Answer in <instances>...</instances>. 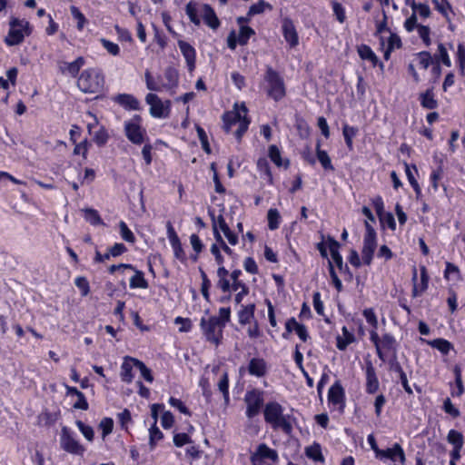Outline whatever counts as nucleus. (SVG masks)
I'll return each mask as SVG.
<instances>
[{
  "mask_svg": "<svg viewBox=\"0 0 465 465\" xmlns=\"http://www.w3.org/2000/svg\"><path fill=\"white\" fill-rule=\"evenodd\" d=\"M223 129L226 133L232 131V127L237 125L234 135L240 141L243 134L247 131L250 120L247 118V108L244 104L239 105L234 104L233 109L223 115Z\"/></svg>",
  "mask_w": 465,
  "mask_h": 465,
  "instance_id": "1",
  "label": "nucleus"
},
{
  "mask_svg": "<svg viewBox=\"0 0 465 465\" xmlns=\"http://www.w3.org/2000/svg\"><path fill=\"white\" fill-rule=\"evenodd\" d=\"M263 414L265 421L270 423L274 430L282 429L287 434L292 432V426L283 415V408L278 402H268Z\"/></svg>",
  "mask_w": 465,
  "mask_h": 465,
  "instance_id": "2",
  "label": "nucleus"
},
{
  "mask_svg": "<svg viewBox=\"0 0 465 465\" xmlns=\"http://www.w3.org/2000/svg\"><path fill=\"white\" fill-rule=\"evenodd\" d=\"M104 80L99 71L86 69L80 74L77 86L85 94H96L103 91Z\"/></svg>",
  "mask_w": 465,
  "mask_h": 465,
  "instance_id": "3",
  "label": "nucleus"
},
{
  "mask_svg": "<svg viewBox=\"0 0 465 465\" xmlns=\"http://www.w3.org/2000/svg\"><path fill=\"white\" fill-rule=\"evenodd\" d=\"M264 79L268 84V95L275 101L282 100L286 94L283 78L272 67H267Z\"/></svg>",
  "mask_w": 465,
  "mask_h": 465,
  "instance_id": "4",
  "label": "nucleus"
},
{
  "mask_svg": "<svg viewBox=\"0 0 465 465\" xmlns=\"http://www.w3.org/2000/svg\"><path fill=\"white\" fill-rule=\"evenodd\" d=\"M200 325L205 339L218 345L223 337V329L224 328L221 321L216 316H212L208 319L202 318Z\"/></svg>",
  "mask_w": 465,
  "mask_h": 465,
  "instance_id": "5",
  "label": "nucleus"
},
{
  "mask_svg": "<svg viewBox=\"0 0 465 465\" xmlns=\"http://www.w3.org/2000/svg\"><path fill=\"white\" fill-rule=\"evenodd\" d=\"M146 103L150 105V114L156 118H166L170 114L171 102L163 101L155 94L150 93L145 97Z\"/></svg>",
  "mask_w": 465,
  "mask_h": 465,
  "instance_id": "6",
  "label": "nucleus"
},
{
  "mask_svg": "<svg viewBox=\"0 0 465 465\" xmlns=\"http://www.w3.org/2000/svg\"><path fill=\"white\" fill-rule=\"evenodd\" d=\"M28 25L29 23L25 20H19L17 18L12 19L9 33L5 39L6 45L13 46L22 43L25 38L23 31H26Z\"/></svg>",
  "mask_w": 465,
  "mask_h": 465,
  "instance_id": "7",
  "label": "nucleus"
},
{
  "mask_svg": "<svg viewBox=\"0 0 465 465\" xmlns=\"http://www.w3.org/2000/svg\"><path fill=\"white\" fill-rule=\"evenodd\" d=\"M60 446L64 451L74 455L82 456L85 451L84 447L79 443L66 427H64L61 430Z\"/></svg>",
  "mask_w": 465,
  "mask_h": 465,
  "instance_id": "8",
  "label": "nucleus"
},
{
  "mask_svg": "<svg viewBox=\"0 0 465 465\" xmlns=\"http://www.w3.org/2000/svg\"><path fill=\"white\" fill-rule=\"evenodd\" d=\"M124 133L130 142L134 144H142L144 141L145 132L140 125V117L135 116L124 123Z\"/></svg>",
  "mask_w": 465,
  "mask_h": 465,
  "instance_id": "9",
  "label": "nucleus"
},
{
  "mask_svg": "<svg viewBox=\"0 0 465 465\" xmlns=\"http://www.w3.org/2000/svg\"><path fill=\"white\" fill-rule=\"evenodd\" d=\"M247 404L246 415L249 418L256 416L263 403V398L260 391H252L246 393L244 399Z\"/></svg>",
  "mask_w": 465,
  "mask_h": 465,
  "instance_id": "10",
  "label": "nucleus"
},
{
  "mask_svg": "<svg viewBox=\"0 0 465 465\" xmlns=\"http://www.w3.org/2000/svg\"><path fill=\"white\" fill-rule=\"evenodd\" d=\"M454 381L450 382V392L451 397L460 398L465 392V388L462 381V370L460 365L456 364L453 367Z\"/></svg>",
  "mask_w": 465,
  "mask_h": 465,
  "instance_id": "11",
  "label": "nucleus"
},
{
  "mask_svg": "<svg viewBox=\"0 0 465 465\" xmlns=\"http://www.w3.org/2000/svg\"><path fill=\"white\" fill-rule=\"evenodd\" d=\"M420 279L418 282V274L416 267H413V296L421 294L428 287L429 277L425 266H420Z\"/></svg>",
  "mask_w": 465,
  "mask_h": 465,
  "instance_id": "12",
  "label": "nucleus"
},
{
  "mask_svg": "<svg viewBox=\"0 0 465 465\" xmlns=\"http://www.w3.org/2000/svg\"><path fill=\"white\" fill-rule=\"evenodd\" d=\"M242 272L240 270H234L230 277L232 281V288L233 291H238L239 292L235 295V302L238 304L242 301V298L248 294L249 289L242 281L239 280Z\"/></svg>",
  "mask_w": 465,
  "mask_h": 465,
  "instance_id": "13",
  "label": "nucleus"
},
{
  "mask_svg": "<svg viewBox=\"0 0 465 465\" xmlns=\"http://www.w3.org/2000/svg\"><path fill=\"white\" fill-rule=\"evenodd\" d=\"M376 247V236L364 235L361 253L363 262L367 265L371 264Z\"/></svg>",
  "mask_w": 465,
  "mask_h": 465,
  "instance_id": "14",
  "label": "nucleus"
},
{
  "mask_svg": "<svg viewBox=\"0 0 465 465\" xmlns=\"http://www.w3.org/2000/svg\"><path fill=\"white\" fill-rule=\"evenodd\" d=\"M378 457L386 458L393 461L399 460L401 463H404L405 455L402 448L398 444H394L392 448L387 449L378 452Z\"/></svg>",
  "mask_w": 465,
  "mask_h": 465,
  "instance_id": "15",
  "label": "nucleus"
},
{
  "mask_svg": "<svg viewBox=\"0 0 465 465\" xmlns=\"http://www.w3.org/2000/svg\"><path fill=\"white\" fill-rule=\"evenodd\" d=\"M178 46L180 51L182 52L183 57L186 60L188 68L190 71H193L195 67V50L194 48L183 40L178 41Z\"/></svg>",
  "mask_w": 465,
  "mask_h": 465,
  "instance_id": "16",
  "label": "nucleus"
},
{
  "mask_svg": "<svg viewBox=\"0 0 465 465\" xmlns=\"http://www.w3.org/2000/svg\"><path fill=\"white\" fill-rule=\"evenodd\" d=\"M84 64V59L82 56L77 57L74 62L60 63L59 68L63 74H68L72 77H75L82 66Z\"/></svg>",
  "mask_w": 465,
  "mask_h": 465,
  "instance_id": "17",
  "label": "nucleus"
},
{
  "mask_svg": "<svg viewBox=\"0 0 465 465\" xmlns=\"http://www.w3.org/2000/svg\"><path fill=\"white\" fill-rule=\"evenodd\" d=\"M379 389V381L375 369L371 362L366 365V391L368 393H374Z\"/></svg>",
  "mask_w": 465,
  "mask_h": 465,
  "instance_id": "18",
  "label": "nucleus"
},
{
  "mask_svg": "<svg viewBox=\"0 0 465 465\" xmlns=\"http://www.w3.org/2000/svg\"><path fill=\"white\" fill-rule=\"evenodd\" d=\"M282 34L284 39L290 44L292 47L298 45V35L295 26L291 20L285 19L283 21Z\"/></svg>",
  "mask_w": 465,
  "mask_h": 465,
  "instance_id": "19",
  "label": "nucleus"
},
{
  "mask_svg": "<svg viewBox=\"0 0 465 465\" xmlns=\"http://www.w3.org/2000/svg\"><path fill=\"white\" fill-rule=\"evenodd\" d=\"M114 102L127 110H138L139 101L132 94H121L114 98Z\"/></svg>",
  "mask_w": 465,
  "mask_h": 465,
  "instance_id": "20",
  "label": "nucleus"
},
{
  "mask_svg": "<svg viewBox=\"0 0 465 465\" xmlns=\"http://www.w3.org/2000/svg\"><path fill=\"white\" fill-rule=\"evenodd\" d=\"M252 457L259 458V460H264L268 459L272 462H276L278 460L277 451L269 448L266 444L262 443L257 447L256 451L252 455Z\"/></svg>",
  "mask_w": 465,
  "mask_h": 465,
  "instance_id": "21",
  "label": "nucleus"
},
{
  "mask_svg": "<svg viewBox=\"0 0 465 465\" xmlns=\"http://www.w3.org/2000/svg\"><path fill=\"white\" fill-rule=\"evenodd\" d=\"M202 15L205 24L212 29L215 30L220 25V21L215 15L213 9L209 5H203L202 7Z\"/></svg>",
  "mask_w": 465,
  "mask_h": 465,
  "instance_id": "22",
  "label": "nucleus"
},
{
  "mask_svg": "<svg viewBox=\"0 0 465 465\" xmlns=\"http://www.w3.org/2000/svg\"><path fill=\"white\" fill-rule=\"evenodd\" d=\"M162 82L164 90H172L178 84V73L174 68L168 67L165 69Z\"/></svg>",
  "mask_w": 465,
  "mask_h": 465,
  "instance_id": "23",
  "label": "nucleus"
},
{
  "mask_svg": "<svg viewBox=\"0 0 465 465\" xmlns=\"http://www.w3.org/2000/svg\"><path fill=\"white\" fill-rule=\"evenodd\" d=\"M248 371L251 375L262 377L266 372V363L263 359L253 358L250 361Z\"/></svg>",
  "mask_w": 465,
  "mask_h": 465,
  "instance_id": "24",
  "label": "nucleus"
},
{
  "mask_svg": "<svg viewBox=\"0 0 465 465\" xmlns=\"http://www.w3.org/2000/svg\"><path fill=\"white\" fill-rule=\"evenodd\" d=\"M134 360L135 359L126 356L124 357V362L121 366V378L122 381L126 383H130L133 381L132 370L134 367H135L134 364Z\"/></svg>",
  "mask_w": 465,
  "mask_h": 465,
  "instance_id": "25",
  "label": "nucleus"
},
{
  "mask_svg": "<svg viewBox=\"0 0 465 465\" xmlns=\"http://www.w3.org/2000/svg\"><path fill=\"white\" fill-rule=\"evenodd\" d=\"M444 278L448 282H452L453 283L458 282L461 280L460 268L456 264L447 262L446 268L444 270Z\"/></svg>",
  "mask_w": 465,
  "mask_h": 465,
  "instance_id": "26",
  "label": "nucleus"
},
{
  "mask_svg": "<svg viewBox=\"0 0 465 465\" xmlns=\"http://www.w3.org/2000/svg\"><path fill=\"white\" fill-rule=\"evenodd\" d=\"M455 63L460 76H465V45L459 43L455 53Z\"/></svg>",
  "mask_w": 465,
  "mask_h": 465,
  "instance_id": "27",
  "label": "nucleus"
},
{
  "mask_svg": "<svg viewBox=\"0 0 465 465\" xmlns=\"http://www.w3.org/2000/svg\"><path fill=\"white\" fill-rule=\"evenodd\" d=\"M328 242L332 261L334 262L337 267L342 269V257L339 252L340 243L333 238H329Z\"/></svg>",
  "mask_w": 465,
  "mask_h": 465,
  "instance_id": "28",
  "label": "nucleus"
},
{
  "mask_svg": "<svg viewBox=\"0 0 465 465\" xmlns=\"http://www.w3.org/2000/svg\"><path fill=\"white\" fill-rule=\"evenodd\" d=\"M344 391L342 387L339 383L333 384L329 389L328 398L333 404H339L343 401Z\"/></svg>",
  "mask_w": 465,
  "mask_h": 465,
  "instance_id": "29",
  "label": "nucleus"
},
{
  "mask_svg": "<svg viewBox=\"0 0 465 465\" xmlns=\"http://www.w3.org/2000/svg\"><path fill=\"white\" fill-rule=\"evenodd\" d=\"M144 78H145L146 87L150 91L161 92V91L164 90L163 82H162V77H159L158 79H154L153 76L152 75V74L149 71H146L144 74Z\"/></svg>",
  "mask_w": 465,
  "mask_h": 465,
  "instance_id": "30",
  "label": "nucleus"
},
{
  "mask_svg": "<svg viewBox=\"0 0 465 465\" xmlns=\"http://www.w3.org/2000/svg\"><path fill=\"white\" fill-rule=\"evenodd\" d=\"M357 51L361 59L370 61L373 66L377 64L378 57L370 46L366 45H361L358 46Z\"/></svg>",
  "mask_w": 465,
  "mask_h": 465,
  "instance_id": "31",
  "label": "nucleus"
},
{
  "mask_svg": "<svg viewBox=\"0 0 465 465\" xmlns=\"http://www.w3.org/2000/svg\"><path fill=\"white\" fill-rule=\"evenodd\" d=\"M355 338L346 327L342 328V336L337 337V348L343 351L347 346L354 341Z\"/></svg>",
  "mask_w": 465,
  "mask_h": 465,
  "instance_id": "32",
  "label": "nucleus"
},
{
  "mask_svg": "<svg viewBox=\"0 0 465 465\" xmlns=\"http://www.w3.org/2000/svg\"><path fill=\"white\" fill-rule=\"evenodd\" d=\"M440 64L447 67L451 66V61L449 56L448 51L442 44H438V76L440 75Z\"/></svg>",
  "mask_w": 465,
  "mask_h": 465,
  "instance_id": "33",
  "label": "nucleus"
},
{
  "mask_svg": "<svg viewBox=\"0 0 465 465\" xmlns=\"http://www.w3.org/2000/svg\"><path fill=\"white\" fill-rule=\"evenodd\" d=\"M316 153H317V158H318L319 162L321 163L322 166L325 170H331V171L334 170V167L331 163V160L330 156L328 155L327 152L321 150L319 143H317V146H316Z\"/></svg>",
  "mask_w": 465,
  "mask_h": 465,
  "instance_id": "34",
  "label": "nucleus"
},
{
  "mask_svg": "<svg viewBox=\"0 0 465 465\" xmlns=\"http://www.w3.org/2000/svg\"><path fill=\"white\" fill-rule=\"evenodd\" d=\"M254 310L255 305L253 303L242 307V309L239 312V322L241 324H246L250 322V321L254 316Z\"/></svg>",
  "mask_w": 465,
  "mask_h": 465,
  "instance_id": "35",
  "label": "nucleus"
},
{
  "mask_svg": "<svg viewBox=\"0 0 465 465\" xmlns=\"http://www.w3.org/2000/svg\"><path fill=\"white\" fill-rule=\"evenodd\" d=\"M135 273L133 277L130 279V287L134 288H141V289H146L148 288V282L144 279L143 273L141 271H134Z\"/></svg>",
  "mask_w": 465,
  "mask_h": 465,
  "instance_id": "36",
  "label": "nucleus"
},
{
  "mask_svg": "<svg viewBox=\"0 0 465 465\" xmlns=\"http://www.w3.org/2000/svg\"><path fill=\"white\" fill-rule=\"evenodd\" d=\"M448 441L457 447V449H462L464 443V438L461 432L456 430H450L448 433Z\"/></svg>",
  "mask_w": 465,
  "mask_h": 465,
  "instance_id": "37",
  "label": "nucleus"
},
{
  "mask_svg": "<svg viewBox=\"0 0 465 465\" xmlns=\"http://www.w3.org/2000/svg\"><path fill=\"white\" fill-rule=\"evenodd\" d=\"M417 60H418V64H419L420 68L427 70L428 67L430 66V64H431L432 65V71L436 70V65L434 64L433 60H432L430 53H428V52H420L418 54Z\"/></svg>",
  "mask_w": 465,
  "mask_h": 465,
  "instance_id": "38",
  "label": "nucleus"
},
{
  "mask_svg": "<svg viewBox=\"0 0 465 465\" xmlns=\"http://www.w3.org/2000/svg\"><path fill=\"white\" fill-rule=\"evenodd\" d=\"M438 13L441 14L448 22H450L452 16H454L452 7L447 0L438 2Z\"/></svg>",
  "mask_w": 465,
  "mask_h": 465,
  "instance_id": "39",
  "label": "nucleus"
},
{
  "mask_svg": "<svg viewBox=\"0 0 465 465\" xmlns=\"http://www.w3.org/2000/svg\"><path fill=\"white\" fill-rule=\"evenodd\" d=\"M254 34V30L250 26L242 25L239 30V35H237L239 45H246L250 37L252 36Z\"/></svg>",
  "mask_w": 465,
  "mask_h": 465,
  "instance_id": "40",
  "label": "nucleus"
},
{
  "mask_svg": "<svg viewBox=\"0 0 465 465\" xmlns=\"http://www.w3.org/2000/svg\"><path fill=\"white\" fill-rule=\"evenodd\" d=\"M186 15H188L190 21L195 25H199L201 24L200 18L197 15V4L191 1L186 5L185 7Z\"/></svg>",
  "mask_w": 465,
  "mask_h": 465,
  "instance_id": "41",
  "label": "nucleus"
},
{
  "mask_svg": "<svg viewBox=\"0 0 465 465\" xmlns=\"http://www.w3.org/2000/svg\"><path fill=\"white\" fill-rule=\"evenodd\" d=\"M268 227L270 230H276L280 225V213L277 209H270L267 213Z\"/></svg>",
  "mask_w": 465,
  "mask_h": 465,
  "instance_id": "42",
  "label": "nucleus"
},
{
  "mask_svg": "<svg viewBox=\"0 0 465 465\" xmlns=\"http://www.w3.org/2000/svg\"><path fill=\"white\" fill-rule=\"evenodd\" d=\"M257 168L261 173H264V175L267 177L269 183H273V177L269 166V163L266 158H260L257 161Z\"/></svg>",
  "mask_w": 465,
  "mask_h": 465,
  "instance_id": "43",
  "label": "nucleus"
},
{
  "mask_svg": "<svg viewBox=\"0 0 465 465\" xmlns=\"http://www.w3.org/2000/svg\"><path fill=\"white\" fill-rule=\"evenodd\" d=\"M420 101L423 107L432 109L435 106L433 89H428L424 94H420Z\"/></svg>",
  "mask_w": 465,
  "mask_h": 465,
  "instance_id": "44",
  "label": "nucleus"
},
{
  "mask_svg": "<svg viewBox=\"0 0 465 465\" xmlns=\"http://www.w3.org/2000/svg\"><path fill=\"white\" fill-rule=\"evenodd\" d=\"M358 130L355 127L344 124L342 128V134L345 139V143L350 150L352 149V139L356 135Z\"/></svg>",
  "mask_w": 465,
  "mask_h": 465,
  "instance_id": "45",
  "label": "nucleus"
},
{
  "mask_svg": "<svg viewBox=\"0 0 465 465\" xmlns=\"http://www.w3.org/2000/svg\"><path fill=\"white\" fill-rule=\"evenodd\" d=\"M134 364L140 371L141 375L146 381L152 382L153 381L151 370L147 368L143 361L139 360H134Z\"/></svg>",
  "mask_w": 465,
  "mask_h": 465,
  "instance_id": "46",
  "label": "nucleus"
},
{
  "mask_svg": "<svg viewBox=\"0 0 465 465\" xmlns=\"http://www.w3.org/2000/svg\"><path fill=\"white\" fill-rule=\"evenodd\" d=\"M162 438V431L159 430V428L156 427V424H153L149 430V444L151 450L154 448L156 442L159 441Z\"/></svg>",
  "mask_w": 465,
  "mask_h": 465,
  "instance_id": "47",
  "label": "nucleus"
},
{
  "mask_svg": "<svg viewBox=\"0 0 465 465\" xmlns=\"http://www.w3.org/2000/svg\"><path fill=\"white\" fill-rule=\"evenodd\" d=\"M84 218L88 223H90L93 225H99L103 223L98 212L94 209H85Z\"/></svg>",
  "mask_w": 465,
  "mask_h": 465,
  "instance_id": "48",
  "label": "nucleus"
},
{
  "mask_svg": "<svg viewBox=\"0 0 465 465\" xmlns=\"http://www.w3.org/2000/svg\"><path fill=\"white\" fill-rule=\"evenodd\" d=\"M266 8L271 10L272 5L269 3H266L262 0H261L257 4H254L250 6L249 11H248V15L252 16L254 15L262 14V12H264V10Z\"/></svg>",
  "mask_w": 465,
  "mask_h": 465,
  "instance_id": "49",
  "label": "nucleus"
},
{
  "mask_svg": "<svg viewBox=\"0 0 465 465\" xmlns=\"http://www.w3.org/2000/svg\"><path fill=\"white\" fill-rule=\"evenodd\" d=\"M305 452L310 459H312L315 461L323 460V456L322 454L321 448L317 444L306 448Z\"/></svg>",
  "mask_w": 465,
  "mask_h": 465,
  "instance_id": "50",
  "label": "nucleus"
},
{
  "mask_svg": "<svg viewBox=\"0 0 465 465\" xmlns=\"http://www.w3.org/2000/svg\"><path fill=\"white\" fill-rule=\"evenodd\" d=\"M442 409L447 414H449L453 419L458 418L460 415V411L452 404L450 398H447L443 401Z\"/></svg>",
  "mask_w": 465,
  "mask_h": 465,
  "instance_id": "51",
  "label": "nucleus"
},
{
  "mask_svg": "<svg viewBox=\"0 0 465 465\" xmlns=\"http://www.w3.org/2000/svg\"><path fill=\"white\" fill-rule=\"evenodd\" d=\"M119 227L122 238L127 242L134 243L135 241V237L132 231L128 228L126 223L124 222H120Z\"/></svg>",
  "mask_w": 465,
  "mask_h": 465,
  "instance_id": "52",
  "label": "nucleus"
},
{
  "mask_svg": "<svg viewBox=\"0 0 465 465\" xmlns=\"http://www.w3.org/2000/svg\"><path fill=\"white\" fill-rule=\"evenodd\" d=\"M76 426L78 427L79 430L82 432V434L84 435V437L88 440V441H92L94 440V430L92 427L88 426V425H85L83 421L81 420H77L76 422Z\"/></svg>",
  "mask_w": 465,
  "mask_h": 465,
  "instance_id": "53",
  "label": "nucleus"
},
{
  "mask_svg": "<svg viewBox=\"0 0 465 465\" xmlns=\"http://www.w3.org/2000/svg\"><path fill=\"white\" fill-rule=\"evenodd\" d=\"M102 45L104 47V49L112 55L115 56L118 55L120 53V47L117 44L111 42L105 38H102L100 40Z\"/></svg>",
  "mask_w": 465,
  "mask_h": 465,
  "instance_id": "54",
  "label": "nucleus"
},
{
  "mask_svg": "<svg viewBox=\"0 0 465 465\" xmlns=\"http://www.w3.org/2000/svg\"><path fill=\"white\" fill-rule=\"evenodd\" d=\"M269 156L277 166H282L281 153L276 145L272 144L269 147Z\"/></svg>",
  "mask_w": 465,
  "mask_h": 465,
  "instance_id": "55",
  "label": "nucleus"
},
{
  "mask_svg": "<svg viewBox=\"0 0 465 465\" xmlns=\"http://www.w3.org/2000/svg\"><path fill=\"white\" fill-rule=\"evenodd\" d=\"M201 272V278H202V286H201V292L203 296L206 301L209 300V288L211 286V282L205 273L204 271L200 270Z\"/></svg>",
  "mask_w": 465,
  "mask_h": 465,
  "instance_id": "56",
  "label": "nucleus"
},
{
  "mask_svg": "<svg viewBox=\"0 0 465 465\" xmlns=\"http://www.w3.org/2000/svg\"><path fill=\"white\" fill-rule=\"evenodd\" d=\"M99 427L102 429V431H103L102 436H103V439H104L107 435H109L112 432L113 427H114V421L110 418H104L101 420Z\"/></svg>",
  "mask_w": 465,
  "mask_h": 465,
  "instance_id": "57",
  "label": "nucleus"
},
{
  "mask_svg": "<svg viewBox=\"0 0 465 465\" xmlns=\"http://www.w3.org/2000/svg\"><path fill=\"white\" fill-rule=\"evenodd\" d=\"M74 283L76 287L81 290V293L83 296L88 295V293L90 292V286L85 277H77L74 281Z\"/></svg>",
  "mask_w": 465,
  "mask_h": 465,
  "instance_id": "58",
  "label": "nucleus"
},
{
  "mask_svg": "<svg viewBox=\"0 0 465 465\" xmlns=\"http://www.w3.org/2000/svg\"><path fill=\"white\" fill-rule=\"evenodd\" d=\"M394 371L399 373L401 383L403 386L404 390L410 394L412 393L411 388L410 387L408 382L407 375L403 371L402 368L399 364H397L394 367Z\"/></svg>",
  "mask_w": 465,
  "mask_h": 465,
  "instance_id": "59",
  "label": "nucleus"
},
{
  "mask_svg": "<svg viewBox=\"0 0 465 465\" xmlns=\"http://www.w3.org/2000/svg\"><path fill=\"white\" fill-rule=\"evenodd\" d=\"M70 11L74 18L77 20V28L79 30L83 29L86 21L84 15L75 6H71Z\"/></svg>",
  "mask_w": 465,
  "mask_h": 465,
  "instance_id": "60",
  "label": "nucleus"
},
{
  "mask_svg": "<svg viewBox=\"0 0 465 465\" xmlns=\"http://www.w3.org/2000/svg\"><path fill=\"white\" fill-rule=\"evenodd\" d=\"M451 350H453L451 342L443 338H438V351L447 355Z\"/></svg>",
  "mask_w": 465,
  "mask_h": 465,
  "instance_id": "61",
  "label": "nucleus"
},
{
  "mask_svg": "<svg viewBox=\"0 0 465 465\" xmlns=\"http://www.w3.org/2000/svg\"><path fill=\"white\" fill-rule=\"evenodd\" d=\"M197 134L204 152H206L207 153H211V148L208 143L207 134L202 127H197Z\"/></svg>",
  "mask_w": 465,
  "mask_h": 465,
  "instance_id": "62",
  "label": "nucleus"
},
{
  "mask_svg": "<svg viewBox=\"0 0 465 465\" xmlns=\"http://www.w3.org/2000/svg\"><path fill=\"white\" fill-rule=\"evenodd\" d=\"M447 303L449 306V310L451 313H453L458 308V296L457 293L453 290H450L449 297L447 299Z\"/></svg>",
  "mask_w": 465,
  "mask_h": 465,
  "instance_id": "63",
  "label": "nucleus"
},
{
  "mask_svg": "<svg viewBox=\"0 0 465 465\" xmlns=\"http://www.w3.org/2000/svg\"><path fill=\"white\" fill-rule=\"evenodd\" d=\"M411 6L414 11L413 14H415L417 12L422 17H428L430 14V8L427 5H423V4L417 5L413 2Z\"/></svg>",
  "mask_w": 465,
  "mask_h": 465,
  "instance_id": "64",
  "label": "nucleus"
}]
</instances>
